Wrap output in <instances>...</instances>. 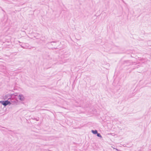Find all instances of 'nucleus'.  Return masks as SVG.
Segmentation results:
<instances>
[{
  "label": "nucleus",
  "instance_id": "nucleus-5",
  "mask_svg": "<svg viewBox=\"0 0 151 151\" xmlns=\"http://www.w3.org/2000/svg\"><path fill=\"white\" fill-rule=\"evenodd\" d=\"M97 136L98 137H99L100 138H102V136L99 133H97Z\"/></svg>",
  "mask_w": 151,
  "mask_h": 151
},
{
  "label": "nucleus",
  "instance_id": "nucleus-4",
  "mask_svg": "<svg viewBox=\"0 0 151 151\" xmlns=\"http://www.w3.org/2000/svg\"><path fill=\"white\" fill-rule=\"evenodd\" d=\"M91 132L93 134H94L97 133V131L96 130H92Z\"/></svg>",
  "mask_w": 151,
  "mask_h": 151
},
{
  "label": "nucleus",
  "instance_id": "nucleus-3",
  "mask_svg": "<svg viewBox=\"0 0 151 151\" xmlns=\"http://www.w3.org/2000/svg\"><path fill=\"white\" fill-rule=\"evenodd\" d=\"M8 100H10L9 101L11 103H12L11 104L14 105L15 104H16V101L15 100H14L13 98H9Z\"/></svg>",
  "mask_w": 151,
  "mask_h": 151
},
{
  "label": "nucleus",
  "instance_id": "nucleus-6",
  "mask_svg": "<svg viewBox=\"0 0 151 151\" xmlns=\"http://www.w3.org/2000/svg\"><path fill=\"white\" fill-rule=\"evenodd\" d=\"M114 149H115V150H116L117 151H120V150H118V149H116V148H114Z\"/></svg>",
  "mask_w": 151,
  "mask_h": 151
},
{
  "label": "nucleus",
  "instance_id": "nucleus-1",
  "mask_svg": "<svg viewBox=\"0 0 151 151\" xmlns=\"http://www.w3.org/2000/svg\"><path fill=\"white\" fill-rule=\"evenodd\" d=\"M0 103L3 105L4 106H6L7 105H10L11 104V103L10 101L8 100L1 101H0Z\"/></svg>",
  "mask_w": 151,
  "mask_h": 151
},
{
  "label": "nucleus",
  "instance_id": "nucleus-2",
  "mask_svg": "<svg viewBox=\"0 0 151 151\" xmlns=\"http://www.w3.org/2000/svg\"><path fill=\"white\" fill-rule=\"evenodd\" d=\"M18 99L20 101H24L25 100V97L24 95L20 94L18 96Z\"/></svg>",
  "mask_w": 151,
  "mask_h": 151
}]
</instances>
